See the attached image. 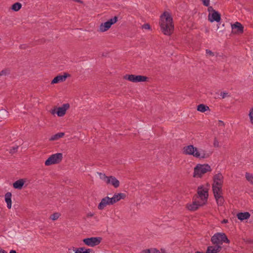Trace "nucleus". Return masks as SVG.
Listing matches in <instances>:
<instances>
[{"mask_svg": "<svg viewBox=\"0 0 253 253\" xmlns=\"http://www.w3.org/2000/svg\"><path fill=\"white\" fill-rule=\"evenodd\" d=\"M159 25L161 32L166 36H170L174 31L173 19L170 14L164 12L160 17Z\"/></svg>", "mask_w": 253, "mask_h": 253, "instance_id": "1", "label": "nucleus"}, {"mask_svg": "<svg viewBox=\"0 0 253 253\" xmlns=\"http://www.w3.org/2000/svg\"><path fill=\"white\" fill-rule=\"evenodd\" d=\"M211 170V169L209 165L199 164L194 168L193 176L196 178H200L205 173Z\"/></svg>", "mask_w": 253, "mask_h": 253, "instance_id": "2", "label": "nucleus"}, {"mask_svg": "<svg viewBox=\"0 0 253 253\" xmlns=\"http://www.w3.org/2000/svg\"><path fill=\"white\" fill-rule=\"evenodd\" d=\"M211 242L213 245L221 246L223 243L229 244V240L224 233H215L211 238Z\"/></svg>", "mask_w": 253, "mask_h": 253, "instance_id": "3", "label": "nucleus"}, {"mask_svg": "<svg viewBox=\"0 0 253 253\" xmlns=\"http://www.w3.org/2000/svg\"><path fill=\"white\" fill-rule=\"evenodd\" d=\"M197 196L196 197L197 200H199L203 205L206 204L209 197L208 188L200 186L198 187L197 189Z\"/></svg>", "mask_w": 253, "mask_h": 253, "instance_id": "4", "label": "nucleus"}, {"mask_svg": "<svg viewBox=\"0 0 253 253\" xmlns=\"http://www.w3.org/2000/svg\"><path fill=\"white\" fill-rule=\"evenodd\" d=\"M222 186L212 185V191L216 202L218 206H222L224 202L223 197L222 196Z\"/></svg>", "mask_w": 253, "mask_h": 253, "instance_id": "5", "label": "nucleus"}, {"mask_svg": "<svg viewBox=\"0 0 253 253\" xmlns=\"http://www.w3.org/2000/svg\"><path fill=\"white\" fill-rule=\"evenodd\" d=\"M211 155V152L194 146V149L192 151L191 156L196 158L206 159L209 158Z\"/></svg>", "mask_w": 253, "mask_h": 253, "instance_id": "6", "label": "nucleus"}, {"mask_svg": "<svg viewBox=\"0 0 253 253\" xmlns=\"http://www.w3.org/2000/svg\"><path fill=\"white\" fill-rule=\"evenodd\" d=\"M63 159V154L61 153H57L50 155L45 161L44 164L46 166L57 164L60 163Z\"/></svg>", "mask_w": 253, "mask_h": 253, "instance_id": "7", "label": "nucleus"}, {"mask_svg": "<svg viewBox=\"0 0 253 253\" xmlns=\"http://www.w3.org/2000/svg\"><path fill=\"white\" fill-rule=\"evenodd\" d=\"M102 238L100 237H92L84 239V243L89 247H93L98 245L101 242Z\"/></svg>", "mask_w": 253, "mask_h": 253, "instance_id": "8", "label": "nucleus"}, {"mask_svg": "<svg viewBox=\"0 0 253 253\" xmlns=\"http://www.w3.org/2000/svg\"><path fill=\"white\" fill-rule=\"evenodd\" d=\"M118 21V17L114 16L113 18H111L107 21L101 23V25L99 26V31L101 32H104L105 31H107L108 29H110V28L111 27V26L116 23Z\"/></svg>", "mask_w": 253, "mask_h": 253, "instance_id": "9", "label": "nucleus"}, {"mask_svg": "<svg viewBox=\"0 0 253 253\" xmlns=\"http://www.w3.org/2000/svg\"><path fill=\"white\" fill-rule=\"evenodd\" d=\"M125 78L133 83L144 82L146 81L147 78L141 75H126Z\"/></svg>", "mask_w": 253, "mask_h": 253, "instance_id": "10", "label": "nucleus"}, {"mask_svg": "<svg viewBox=\"0 0 253 253\" xmlns=\"http://www.w3.org/2000/svg\"><path fill=\"white\" fill-rule=\"evenodd\" d=\"M70 105L68 103L64 104L61 107L57 108V111L55 109L51 111V114L54 115L55 113L58 117H63L66 114L67 110L69 108Z\"/></svg>", "mask_w": 253, "mask_h": 253, "instance_id": "11", "label": "nucleus"}, {"mask_svg": "<svg viewBox=\"0 0 253 253\" xmlns=\"http://www.w3.org/2000/svg\"><path fill=\"white\" fill-rule=\"evenodd\" d=\"M203 206L204 205L200 202L199 200H197L195 198L193 202L188 203L186 206V208L190 211H195Z\"/></svg>", "mask_w": 253, "mask_h": 253, "instance_id": "12", "label": "nucleus"}, {"mask_svg": "<svg viewBox=\"0 0 253 253\" xmlns=\"http://www.w3.org/2000/svg\"><path fill=\"white\" fill-rule=\"evenodd\" d=\"M112 205L110 197L106 196L102 198L98 205V209L99 210H104L107 206Z\"/></svg>", "mask_w": 253, "mask_h": 253, "instance_id": "13", "label": "nucleus"}, {"mask_svg": "<svg viewBox=\"0 0 253 253\" xmlns=\"http://www.w3.org/2000/svg\"><path fill=\"white\" fill-rule=\"evenodd\" d=\"M208 20L211 22L214 21L219 22L221 20V15L218 11L215 10L212 13H209Z\"/></svg>", "mask_w": 253, "mask_h": 253, "instance_id": "14", "label": "nucleus"}, {"mask_svg": "<svg viewBox=\"0 0 253 253\" xmlns=\"http://www.w3.org/2000/svg\"><path fill=\"white\" fill-rule=\"evenodd\" d=\"M212 185L222 186L223 183V176L221 173H218L214 175Z\"/></svg>", "mask_w": 253, "mask_h": 253, "instance_id": "15", "label": "nucleus"}, {"mask_svg": "<svg viewBox=\"0 0 253 253\" xmlns=\"http://www.w3.org/2000/svg\"><path fill=\"white\" fill-rule=\"evenodd\" d=\"M105 183L107 185H111L115 188H118L120 186V181L113 176H108Z\"/></svg>", "mask_w": 253, "mask_h": 253, "instance_id": "16", "label": "nucleus"}, {"mask_svg": "<svg viewBox=\"0 0 253 253\" xmlns=\"http://www.w3.org/2000/svg\"><path fill=\"white\" fill-rule=\"evenodd\" d=\"M232 32L234 34H241L243 32L244 27L242 25L236 22L234 24L231 25Z\"/></svg>", "mask_w": 253, "mask_h": 253, "instance_id": "17", "label": "nucleus"}, {"mask_svg": "<svg viewBox=\"0 0 253 253\" xmlns=\"http://www.w3.org/2000/svg\"><path fill=\"white\" fill-rule=\"evenodd\" d=\"M70 76V74L68 73H64L63 75H58L52 80L51 84H54L63 82L66 80L67 77Z\"/></svg>", "mask_w": 253, "mask_h": 253, "instance_id": "18", "label": "nucleus"}, {"mask_svg": "<svg viewBox=\"0 0 253 253\" xmlns=\"http://www.w3.org/2000/svg\"><path fill=\"white\" fill-rule=\"evenodd\" d=\"M126 197L125 193H115L112 198H110L112 205L120 201L121 199H124Z\"/></svg>", "mask_w": 253, "mask_h": 253, "instance_id": "19", "label": "nucleus"}, {"mask_svg": "<svg viewBox=\"0 0 253 253\" xmlns=\"http://www.w3.org/2000/svg\"><path fill=\"white\" fill-rule=\"evenodd\" d=\"M221 246L220 245L209 246L207 248L206 253H217L221 250Z\"/></svg>", "mask_w": 253, "mask_h": 253, "instance_id": "20", "label": "nucleus"}, {"mask_svg": "<svg viewBox=\"0 0 253 253\" xmlns=\"http://www.w3.org/2000/svg\"><path fill=\"white\" fill-rule=\"evenodd\" d=\"M194 149V146L193 145L190 144L185 146L182 149V153L184 155L191 156Z\"/></svg>", "mask_w": 253, "mask_h": 253, "instance_id": "21", "label": "nucleus"}, {"mask_svg": "<svg viewBox=\"0 0 253 253\" xmlns=\"http://www.w3.org/2000/svg\"><path fill=\"white\" fill-rule=\"evenodd\" d=\"M12 194L10 192H7L4 196V200L7 205V207L8 209L11 208L12 201H11Z\"/></svg>", "mask_w": 253, "mask_h": 253, "instance_id": "22", "label": "nucleus"}, {"mask_svg": "<svg viewBox=\"0 0 253 253\" xmlns=\"http://www.w3.org/2000/svg\"><path fill=\"white\" fill-rule=\"evenodd\" d=\"M250 215V213L248 212H239L237 214V218L241 221L249 219Z\"/></svg>", "mask_w": 253, "mask_h": 253, "instance_id": "23", "label": "nucleus"}, {"mask_svg": "<svg viewBox=\"0 0 253 253\" xmlns=\"http://www.w3.org/2000/svg\"><path fill=\"white\" fill-rule=\"evenodd\" d=\"M25 181L23 179H20L13 183V187L17 189H21L24 185Z\"/></svg>", "mask_w": 253, "mask_h": 253, "instance_id": "24", "label": "nucleus"}, {"mask_svg": "<svg viewBox=\"0 0 253 253\" xmlns=\"http://www.w3.org/2000/svg\"><path fill=\"white\" fill-rule=\"evenodd\" d=\"M73 250L75 251V253H91L92 250L91 249H85L84 248H79L76 249L74 248Z\"/></svg>", "mask_w": 253, "mask_h": 253, "instance_id": "25", "label": "nucleus"}, {"mask_svg": "<svg viewBox=\"0 0 253 253\" xmlns=\"http://www.w3.org/2000/svg\"><path fill=\"white\" fill-rule=\"evenodd\" d=\"M209 107L205 104H201L197 106V110L201 112H205L206 111L209 110Z\"/></svg>", "mask_w": 253, "mask_h": 253, "instance_id": "26", "label": "nucleus"}, {"mask_svg": "<svg viewBox=\"0 0 253 253\" xmlns=\"http://www.w3.org/2000/svg\"><path fill=\"white\" fill-rule=\"evenodd\" d=\"M64 132H59L53 135H52L50 138L49 140L50 141H54L59 139V138L62 137L64 135Z\"/></svg>", "mask_w": 253, "mask_h": 253, "instance_id": "27", "label": "nucleus"}, {"mask_svg": "<svg viewBox=\"0 0 253 253\" xmlns=\"http://www.w3.org/2000/svg\"><path fill=\"white\" fill-rule=\"evenodd\" d=\"M22 7V4L19 2L14 3L11 6V9L14 11H18Z\"/></svg>", "mask_w": 253, "mask_h": 253, "instance_id": "28", "label": "nucleus"}, {"mask_svg": "<svg viewBox=\"0 0 253 253\" xmlns=\"http://www.w3.org/2000/svg\"><path fill=\"white\" fill-rule=\"evenodd\" d=\"M246 179L252 185H253V174L252 173L246 172L245 174Z\"/></svg>", "mask_w": 253, "mask_h": 253, "instance_id": "29", "label": "nucleus"}, {"mask_svg": "<svg viewBox=\"0 0 253 253\" xmlns=\"http://www.w3.org/2000/svg\"><path fill=\"white\" fill-rule=\"evenodd\" d=\"M141 253H160L159 251L155 248L143 250Z\"/></svg>", "mask_w": 253, "mask_h": 253, "instance_id": "30", "label": "nucleus"}, {"mask_svg": "<svg viewBox=\"0 0 253 253\" xmlns=\"http://www.w3.org/2000/svg\"><path fill=\"white\" fill-rule=\"evenodd\" d=\"M97 174L99 175V178L105 183L108 176H106L105 174L101 172H97Z\"/></svg>", "mask_w": 253, "mask_h": 253, "instance_id": "31", "label": "nucleus"}, {"mask_svg": "<svg viewBox=\"0 0 253 253\" xmlns=\"http://www.w3.org/2000/svg\"><path fill=\"white\" fill-rule=\"evenodd\" d=\"M249 117L251 123L253 125V108H251L250 110L249 113Z\"/></svg>", "mask_w": 253, "mask_h": 253, "instance_id": "32", "label": "nucleus"}, {"mask_svg": "<svg viewBox=\"0 0 253 253\" xmlns=\"http://www.w3.org/2000/svg\"><path fill=\"white\" fill-rule=\"evenodd\" d=\"M60 216V214L58 212H56L52 214L50 216V218L52 220H57Z\"/></svg>", "mask_w": 253, "mask_h": 253, "instance_id": "33", "label": "nucleus"}, {"mask_svg": "<svg viewBox=\"0 0 253 253\" xmlns=\"http://www.w3.org/2000/svg\"><path fill=\"white\" fill-rule=\"evenodd\" d=\"M206 53L207 55H208L210 56H214V53L209 49L206 50Z\"/></svg>", "mask_w": 253, "mask_h": 253, "instance_id": "34", "label": "nucleus"}, {"mask_svg": "<svg viewBox=\"0 0 253 253\" xmlns=\"http://www.w3.org/2000/svg\"><path fill=\"white\" fill-rule=\"evenodd\" d=\"M203 4L206 6H209L210 5V0H201Z\"/></svg>", "mask_w": 253, "mask_h": 253, "instance_id": "35", "label": "nucleus"}, {"mask_svg": "<svg viewBox=\"0 0 253 253\" xmlns=\"http://www.w3.org/2000/svg\"><path fill=\"white\" fill-rule=\"evenodd\" d=\"M142 28L145 30H149L151 27L149 24H145L142 26Z\"/></svg>", "mask_w": 253, "mask_h": 253, "instance_id": "36", "label": "nucleus"}, {"mask_svg": "<svg viewBox=\"0 0 253 253\" xmlns=\"http://www.w3.org/2000/svg\"><path fill=\"white\" fill-rule=\"evenodd\" d=\"M94 215V213L92 212L89 211L86 213V217L89 218L92 217Z\"/></svg>", "mask_w": 253, "mask_h": 253, "instance_id": "37", "label": "nucleus"}, {"mask_svg": "<svg viewBox=\"0 0 253 253\" xmlns=\"http://www.w3.org/2000/svg\"><path fill=\"white\" fill-rule=\"evenodd\" d=\"M208 11L209 12V13H211L213 12V11H215V10L213 9L212 6H209L208 8Z\"/></svg>", "mask_w": 253, "mask_h": 253, "instance_id": "38", "label": "nucleus"}, {"mask_svg": "<svg viewBox=\"0 0 253 253\" xmlns=\"http://www.w3.org/2000/svg\"><path fill=\"white\" fill-rule=\"evenodd\" d=\"M7 73H8L6 70H2L0 72V76L6 75Z\"/></svg>", "mask_w": 253, "mask_h": 253, "instance_id": "39", "label": "nucleus"}, {"mask_svg": "<svg viewBox=\"0 0 253 253\" xmlns=\"http://www.w3.org/2000/svg\"><path fill=\"white\" fill-rule=\"evenodd\" d=\"M227 94L228 93L227 92H221L220 93V96H221L222 98H224L227 96Z\"/></svg>", "mask_w": 253, "mask_h": 253, "instance_id": "40", "label": "nucleus"}, {"mask_svg": "<svg viewBox=\"0 0 253 253\" xmlns=\"http://www.w3.org/2000/svg\"><path fill=\"white\" fill-rule=\"evenodd\" d=\"M213 145L215 147H218V142L217 140H214Z\"/></svg>", "mask_w": 253, "mask_h": 253, "instance_id": "41", "label": "nucleus"}, {"mask_svg": "<svg viewBox=\"0 0 253 253\" xmlns=\"http://www.w3.org/2000/svg\"><path fill=\"white\" fill-rule=\"evenodd\" d=\"M0 253H7V252L5 250L0 248Z\"/></svg>", "mask_w": 253, "mask_h": 253, "instance_id": "42", "label": "nucleus"}, {"mask_svg": "<svg viewBox=\"0 0 253 253\" xmlns=\"http://www.w3.org/2000/svg\"><path fill=\"white\" fill-rule=\"evenodd\" d=\"M228 222V220L227 219H223L222 221H221V223H227Z\"/></svg>", "mask_w": 253, "mask_h": 253, "instance_id": "43", "label": "nucleus"}, {"mask_svg": "<svg viewBox=\"0 0 253 253\" xmlns=\"http://www.w3.org/2000/svg\"><path fill=\"white\" fill-rule=\"evenodd\" d=\"M218 123H219V125H222V126H224V124L223 122L221 121V120H219L218 121Z\"/></svg>", "mask_w": 253, "mask_h": 253, "instance_id": "44", "label": "nucleus"}, {"mask_svg": "<svg viewBox=\"0 0 253 253\" xmlns=\"http://www.w3.org/2000/svg\"><path fill=\"white\" fill-rule=\"evenodd\" d=\"M1 113L5 114L6 116L7 115V112L5 110H2Z\"/></svg>", "mask_w": 253, "mask_h": 253, "instance_id": "45", "label": "nucleus"}, {"mask_svg": "<svg viewBox=\"0 0 253 253\" xmlns=\"http://www.w3.org/2000/svg\"><path fill=\"white\" fill-rule=\"evenodd\" d=\"M17 148H18L17 147H15V148H13V150H17Z\"/></svg>", "mask_w": 253, "mask_h": 253, "instance_id": "46", "label": "nucleus"}]
</instances>
